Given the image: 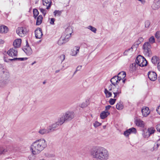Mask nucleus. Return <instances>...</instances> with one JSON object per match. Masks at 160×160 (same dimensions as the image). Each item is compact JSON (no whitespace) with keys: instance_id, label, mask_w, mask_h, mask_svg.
<instances>
[{"instance_id":"5701e85b","label":"nucleus","mask_w":160,"mask_h":160,"mask_svg":"<svg viewBox=\"0 0 160 160\" xmlns=\"http://www.w3.org/2000/svg\"><path fill=\"white\" fill-rule=\"evenodd\" d=\"M126 76V72H121L118 74V76H117L118 77L119 79L121 80V79H124Z\"/></svg>"},{"instance_id":"c03bdc74","label":"nucleus","mask_w":160,"mask_h":160,"mask_svg":"<svg viewBox=\"0 0 160 160\" xmlns=\"http://www.w3.org/2000/svg\"><path fill=\"white\" fill-rule=\"evenodd\" d=\"M101 124V123H99L98 121H95V122L93 124V125L94 127L95 128H96L100 126Z\"/></svg>"},{"instance_id":"6e6d98bb","label":"nucleus","mask_w":160,"mask_h":160,"mask_svg":"<svg viewBox=\"0 0 160 160\" xmlns=\"http://www.w3.org/2000/svg\"><path fill=\"white\" fill-rule=\"evenodd\" d=\"M156 111L160 115V105L157 108Z\"/></svg>"},{"instance_id":"0e129e2a","label":"nucleus","mask_w":160,"mask_h":160,"mask_svg":"<svg viewBox=\"0 0 160 160\" xmlns=\"http://www.w3.org/2000/svg\"><path fill=\"white\" fill-rule=\"evenodd\" d=\"M59 71H60V70H56V71H55V72H56V73H58V72Z\"/></svg>"},{"instance_id":"2f4dec72","label":"nucleus","mask_w":160,"mask_h":160,"mask_svg":"<svg viewBox=\"0 0 160 160\" xmlns=\"http://www.w3.org/2000/svg\"><path fill=\"white\" fill-rule=\"evenodd\" d=\"M148 132L147 130H145L144 131V132L143 134V137L144 138H147L148 137L150 136V133Z\"/></svg>"},{"instance_id":"4c0bfd02","label":"nucleus","mask_w":160,"mask_h":160,"mask_svg":"<svg viewBox=\"0 0 160 160\" xmlns=\"http://www.w3.org/2000/svg\"><path fill=\"white\" fill-rule=\"evenodd\" d=\"M147 130L148 131V132H149V133H150V135L153 134L155 131L154 128L152 127L149 128Z\"/></svg>"},{"instance_id":"49530a36","label":"nucleus","mask_w":160,"mask_h":160,"mask_svg":"<svg viewBox=\"0 0 160 160\" xmlns=\"http://www.w3.org/2000/svg\"><path fill=\"white\" fill-rule=\"evenodd\" d=\"M160 145L158 144L157 142L155 143V144L154 145L153 148V150H153H156L158 149V147Z\"/></svg>"},{"instance_id":"bf43d9fd","label":"nucleus","mask_w":160,"mask_h":160,"mask_svg":"<svg viewBox=\"0 0 160 160\" xmlns=\"http://www.w3.org/2000/svg\"><path fill=\"white\" fill-rule=\"evenodd\" d=\"M157 68L160 71V62H158V64Z\"/></svg>"},{"instance_id":"f3484780","label":"nucleus","mask_w":160,"mask_h":160,"mask_svg":"<svg viewBox=\"0 0 160 160\" xmlns=\"http://www.w3.org/2000/svg\"><path fill=\"white\" fill-rule=\"evenodd\" d=\"M135 123L137 126L141 127H143L144 126L145 123L144 122L140 119H136Z\"/></svg>"},{"instance_id":"f8f14e48","label":"nucleus","mask_w":160,"mask_h":160,"mask_svg":"<svg viewBox=\"0 0 160 160\" xmlns=\"http://www.w3.org/2000/svg\"><path fill=\"white\" fill-rule=\"evenodd\" d=\"M23 50L24 52L28 55H30L32 53V51L31 48L28 46L26 45Z\"/></svg>"},{"instance_id":"338daca9","label":"nucleus","mask_w":160,"mask_h":160,"mask_svg":"<svg viewBox=\"0 0 160 160\" xmlns=\"http://www.w3.org/2000/svg\"><path fill=\"white\" fill-rule=\"evenodd\" d=\"M36 63V62L35 61H34V62H33L32 64V65H33L35 63Z\"/></svg>"},{"instance_id":"603ef678","label":"nucleus","mask_w":160,"mask_h":160,"mask_svg":"<svg viewBox=\"0 0 160 160\" xmlns=\"http://www.w3.org/2000/svg\"><path fill=\"white\" fill-rule=\"evenodd\" d=\"M116 100L115 99L111 98V105H113L115 102Z\"/></svg>"},{"instance_id":"774afa93","label":"nucleus","mask_w":160,"mask_h":160,"mask_svg":"<svg viewBox=\"0 0 160 160\" xmlns=\"http://www.w3.org/2000/svg\"><path fill=\"white\" fill-rule=\"evenodd\" d=\"M157 160H160V157L158 158Z\"/></svg>"},{"instance_id":"0eeeda50","label":"nucleus","mask_w":160,"mask_h":160,"mask_svg":"<svg viewBox=\"0 0 160 160\" xmlns=\"http://www.w3.org/2000/svg\"><path fill=\"white\" fill-rule=\"evenodd\" d=\"M63 115L66 120H71L74 117V112L71 111H68Z\"/></svg>"},{"instance_id":"9d476101","label":"nucleus","mask_w":160,"mask_h":160,"mask_svg":"<svg viewBox=\"0 0 160 160\" xmlns=\"http://www.w3.org/2000/svg\"><path fill=\"white\" fill-rule=\"evenodd\" d=\"M136 132L137 131L136 128H132L125 131L124 132V135L126 137H128L131 133H136Z\"/></svg>"},{"instance_id":"72a5a7b5","label":"nucleus","mask_w":160,"mask_h":160,"mask_svg":"<svg viewBox=\"0 0 160 160\" xmlns=\"http://www.w3.org/2000/svg\"><path fill=\"white\" fill-rule=\"evenodd\" d=\"M62 36H64V39L67 42L68 41L69 39L71 37V35L67 34L64 33L62 35Z\"/></svg>"},{"instance_id":"a211bd4d","label":"nucleus","mask_w":160,"mask_h":160,"mask_svg":"<svg viewBox=\"0 0 160 160\" xmlns=\"http://www.w3.org/2000/svg\"><path fill=\"white\" fill-rule=\"evenodd\" d=\"M160 7V2L159 0H155L152 6V8L153 9H158Z\"/></svg>"},{"instance_id":"f257e3e1","label":"nucleus","mask_w":160,"mask_h":160,"mask_svg":"<svg viewBox=\"0 0 160 160\" xmlns=\"http://www.w3.org/2000/svg\"><path fill=\"white\" fill-rule=\"evenodd\" d=\"M90 153L93 158L97 160H107L109 157L108 151L102 147L92 148Z\"/></svg>"},{"instance_id":"b1692460","label":"nucleus","mask_w":160,"mask_h":160,"mask_svg":"<svg viewBox=\"0 0 160 160\" xmlns=\"http://www.w3.org/2000/svg\"><path fill=\"white\" fill-rule=\"evenodd\" d=\"M109 114L108 111H103L100 114V117L101 119L105 118Z\"/></svg>"},{"instance_id":"9b49d317","label":"nucleus","mask_w":160,"mask_h":160,"mask_svg":"<svg viewBox=\"0 0 160 160\" xmlns=\"http://www.w3.org/2000/svg\"><path fill=\"white\" fill-rule=\"evenodd\" d=\"M142 112L143 116L146 117L150 113V111L148 108L144 107L142 109Z\"/></svg>"},{"instance_id":"7c9ffc66","label":"nucleus","mask_w":160,"mask_h":160,"mask_svg":"<svg viewBox=\"0 0 160 160\" xmlns=\"http://www.w3.org/2000/svg\"><path fill=\"white\" fill-rule=\"evenodd\" d=\"M159 61V58L157 56H154L152 58L151 61L153 63L156 64Z\"/></svg>"},{"instance_id":"4468645a","label":"nucleus","mask_w":160,"mask_h":160,"mask_svg":"<svg viewBox=\"0 0 160 160\" xmlns=\"http://www.w3.org/2000/svg\"><path fill=\"white\" fill-rule=\"evenodd\" d=\"M50 130H51V128H48V127L47 129L41 128L38 131V133L42 135L50 132Z\"/></svg>"},{"instance_id":"a19ab883","label":"nucleus","mask_w":160,"mask_h":160,"mask_svg":"<svg viewBox=\"0 0 160 160\" xmlns=\"http://www.w3.org/2000/svg\"><path fill=\"white\" fill-rule=\"evenodd\" d=\"M27 59V58H15L13 59H9L11 61L14 60H18L20 61H23L26 60Z\"/></svg>"},{"instance_id":"cd10ccee","label":"nucleus","mask_w":160,"mask_h":160,"mask_svg":"<svg viewBox=\"0 0 160 160\" xmlns=\"http://www.w3.org/2000/svg\"><path fill=\"white\" fill-rule=\"evenodd\" d=\"M121 93V89L120 88H117V90L116 91H114L113 92V94H114V98H116L117 97H118L119 96V95Z\"/></svg>"},{"instance_id":"412c9836","label":"nucleus","mask_w":160,"mask_h":160,"mask_svg":"<svg viewBox=\"0 0 160 160\" xmlns=\"http://www.w3.org/2000/svg\"><path fill=\"white\" fill-rule=\"evenodd\" d=\"M21 43V40L20 39H18L15 40L13 43V45L14 48H16L19 47Z\"/></svg>"},{"instance_id":"20e7f679","label":"nucleus","mask_w":160,"mask_h":160,"mask_svg":"<svg viewBox=\"0 0 160 160\" xmlns=\"http://www.w3.org/2000/svg\"><path fill=\"white\" fill-rule=\"evenodd\" d=\"M144 52L145 55L148 56L151 55L152 53L151 51V44L148 42H145L143 46Z\"/></svg>"},{"instance_id":"37998d69","label":"nucleus","mask_w":160,"mask_h":160,"mask_svg":"<svg viewBox=\"0 0 160 160\" xmlns=\"http://www.w3.org/2000/svg\"><path fill=\"white\" fill-rule=\"evenodd\" d=\"M116 108L118 110H121L123 108V106L121 104L118 103L116 105Z\"/></svg>"},{"instance_id":"f704fd0d","label":"nucleus","mask_w":160,"mask_h":160,"mask_svg":"<svg viewBox=\"0 0 160 160\" xmlns=\"http://www.w3.org/2000/svg\"><path fill=\"white\" fill-rule=\"evenodd\" d=\"M87 28L90 29V30H91L92 32H93L94 33H96V32L97 29H96L91 26H89Z\"/></svg>"},{"instance_id":"5fc2aeb1","label":"nucleus","mask_w":160,"mask_h":160,"mask_svg":"<svg viewBox=\"0 0 160 160\" xmlns=\"http://www.w3.org/2000/svg\"><path fill=\"white\" fill-rule=\"evenodd\" d=\"M156 128L157 131L160 132V123L157 125Z\"/></svg>"},{"instance_id":"bb28decb","label":"nucleus","mask_w":160,"mask_h":160,"mask_svg":"<svg viewBox=\"0 0 160 160\" xmlns=\"http://www.w3.org/2000/svg\"><path fill=\"white\" fill-rule=\"evenodd\" d=\"M72 32V28L71 27H68L66 29L64 33L71 36Z\"/></svg>"},{"instance_id":"1a4fd4ad","label":"nucleus","mask_w":160,"mask_h":160,"mask_svg":"<svg viewBox=\"0 0 160 160\" xmlns=\"http://www.w3.org/2000/svg\"><path fill=\"white\" fill-rule=\"evenodd\" d=\"M148 76L150 80L152 81H155L157 78L156 73L153 71H150L148 72Z\"/></svg>"},{"instance_id":"864d4df0","label":"nucleus","mask_w":160,"mask_h":160,"mask_svg":"<svg viewBox=\"0 0 160 160\" xmlns=\"http://www.w3.org/2000/svg\"><path fill=\"white\" fill-rule=\"evenodd\" d=\"M82 67V66H79L78 67H77L76 68V71L75 72V73L76 72L78 71H80Z\"/></svg>"},{"instance_id":"423d86ee","label":"nucleus","mask_w":160,"mask_h":160,"mask_svg":"<svg viewBox=\"0 0 160 160\" xmlns=\"http://www.w3.org/2000/svg\"><path fill=\"white\" fill-rule=\"evenodd\" d=\"M16 32L20 36L24 37L27 32V30L24 27H20L17 28Z\"/></svg>"},{"instance_id":"7ed1b4c3","label":"nucleus","mask_w":160,"mask_h":160,"mask_svg":"<svg viewBox=\"0 0 160 160\" xmlns=\"http://www.w3.org/2000/svg\"><path fill=\"white\" fill-rule=\"evenodd\" d=\"M9 73L1 71L0 72V87H2L8 83L9 81Z\"/></svg>"},{"instance_id":"c756f323","label":"nucleus","mask_w":160,"mask_h":160,"mask_svg":"<svg viewBox=\"0 0 160 160\" xmlns=\"http://www.w3.org/2000/svg\"><path fill=\"white\" fill-rule=\"evenodd\" d=\"M132 48H128L125 50L123 53L124 55H128L132 52Z\"/></svg>"},{"instance_id":"2eb2a0df","label":"nucleus","mask_w":160,"mask_h":160,"mask_svg":"<svg viewBox=\"0 0 160 160\" xmlns=\"http://www.w3.org/2000/svg\"><path fill=\"white\" fill-rule=\"evenodd\" d=\"M79 49L80 47L79 46H75L74 47L72 50L71 54L72 56H76L77 53H79Z\"/></svg>"},{"instance_id":"c9c22d12","label":"nucleus","mask_w":160,"mask_h":160,"mask_svg":"<svg viewBox=\"0 0 160 160\" xmlns=\"http://www.w3.org/2000/svg\"><path fill=\"white\" fill-rule=\"evenodd\" d=\"M89 104V102L87 101H86L85 102H83L80 106L82 108H84L87 107Z\"/></svg>"},{"instance_id":"c85d7f7f","label":"nucleus","mask_w":160,"mask_h":160,"mask_svg":"<svg viewBox=\"0 0 160 160\" xmlns=\"http://www.w3.org/2000/svg\"><path fill=\"white\" fill-rule=\"evenodd\" d=\"M42 15L39 16L37 18L36 23V25H40L42 22Z\"/></svg>"},{"instance_id":"e433bc0d","label":"nucleus","mask_w":160,"mask_h":160,"mask_svg":"<svg viewBox=\"0 0 160 160\" xmlns=\"http://www.w3.org/2000/svg\"><path fill=\"white\" fill-rule=\"evenodd\" d=\"M33 17L34 18H36L39 14V12L37 9H34L33 10Z\"/></svg>"},{"instance_id":"680f3d73","label":"nucleus","mask_w":160,"mask_h":160,"mask_svg":"<svg viewBox=\"0 0 160 160\" xmlns=\"http://www.w3.org/2000/svg\"><path fill=\"white\" fill-rule=\"evenodd\" d=\"M157 143L160 145V139H159L157 141Z\"/></svg>"},{"instance_id":"4d7b16f0","label":"nucleus","mask_w":160,"mask_h":160,"mask_svg":"<svg viewBox=\"0 0 160 160\" xmlns=\"http://www.w3.org/2000/svg\"><path fill=\"white\" fill-rule=\"evenodd\" d=\"M110 109V105H108L106 107V110L105 111H108V110Z\"/></svg>"},{"instance_id":"e2e57ef3","label":"nucleus","mask_w":160,"mask_h":160,"mask_svg":"<svg viewBox=\"0 0 160 160\" xmlns=\"http://www.w3.org/2000/svg\"><path fill=\"white\" fill-rule=\"evenodd\" d=\"M122 82L123 83H124L126 80L125 79H124V78L123 79H122Z\"/></svg>"},{"instance_id":"393cba45","label":"nucleus","mask_w":160,"mask_h":160,"mask_svg":"<svg viewBox=\"0 0 160 160\" xmlns=\"http://www.w3.org/2000/svg\"><path fill=\"white\" fill-rule=\"evenodd\" d=\"M66 121L67 120L63 115V116L58 120V121L57 122L59 124V125H60Z\"/></svg>"},{"instance_id":"79ce46f5","label":"nucleus","mask_w":160,"mask_h":160,"mask_svg":"<svg viewBox=\"0 0 160 160\" xmlns=\"http://www.w3.org/2000/svg\"><path fill=\"white\" fill-rule=\"evenodd\" d=\"M104 93L106 98H109L110 97V92L106 88L105 89Z\"/></svg>"},{"instance_id":"a18cd8bd","label":"nucleus","mask_w":160,"mask_h":160,"mask_svg":"<svg viewBox=\"0 0 160 160\" xmlns=\"http://www.w3.org/2000/svg\"><path fill=\"white\" fill-rule=\"evenodd\" d=\"M150 24V22L149 21H147L145 22V26L146 28H148Z\"/></svg>"},{"instance_id":"a878e982","label":"nucleus","mask_w":160,"mask_h":160,"mask_svg":"<svg viewBox=\"0 0 160 160\" xmlns=\"http://www.w3.org/2000/svg\"><path fill=\"white\" fill-rule=\"evenodd\" d=\"M64 36H61L58 41V43L59 45H62V44L67 42L65 39Z\"/></svg>"},{"instance_id":"de8ad7c7","label":"nucleus","mask_w":160,"mask_h":160,"mask_svg":"<svg viewBox=\"0 0 160 160\" xmlns=\"http://www.w3.org/2000/svg\"><path fill=\"white\" fill-rule=\"evenodd\" d=\"M39 10L40 12L44 15H45L46 12V10L45 9H43L42 8H40Z\"/></svg>"},{"instance_id":"58836bf2","label":"nucleus","mask_w":160,"mask_h":160,"mask_svg":"<svg viewBox=\"0 0 160 160\" xmlns=\"http://www.w3.org/2000/svg\"><path fill=\"white\" fill-rule=\"evenodd\" d=\"M7 151V150L3 147L0 148V156L2 154H4V153Z\"/></svg>"},{"instance_id":"69168bd1","label":"nucleus","mask_w":160,"mask_h":160,"mask_svg":"<svg viewBox=\"0 0 160 160\" xmlns=\"http://www.w3.org/2000/svg\"><path fill=\"white\" fill-rule=\"evenodd\" d=\"M158 80L159 81V82L160 83V76H159L158 78Z\"/></svg>"},{"instance_id":"8fccbe9b","label":"nucleus","mask_w":160,"mask_h":160,"mask_svg":"<svg viewBox=\"0 0 160 160\" xmlns=\"http://www.w3.org/2000/svg\"><path fill=\"white\" fill-rule=\"evenodd\" d=\"M65 56L64 55L62 54L60 56V58L62 62L65 59Z\"/></svg>"},{"instance_id":"3c124183","label":"nucleus","mask_w":160,"mask_h":160,"mask_svg":"<svg viewBox=\"0 0 160 160\" xmlns=\"http://www.w3.org/2000/svg\"><path fill=\"white\" fill-rule=\"evenodd\" d=\"M55 21V18H52L51 19L50 21V23L51 24L54 25Z\"/></svg>"},{"instance_id":"4be33fe9","label":"nucleus","mask_w":160,"mask_h":160,"mask_svg":"<svg viewBox=\"0 0 160 160\" xmlns=\"http://www.w3.org/2000/svg\"><path fill=\"white\" fill-rule=\"evenodd\" d=\"M59 125H60L59 124H58L57 122H56V123L53 124L52 125L49 126L48 127V128H51V130H50V132H51L54 131Z\"/></svg>"},{"instance_id":"473e14b6","label":"nucleus","mask_w":160,"mask_h":160,"mask_svg":"<svg viewBox=\"0 0 160 160\" xmlns=\"http://www.w3.org/2000/svg\"><path fill=\"white\" fill-rule=\"evenodd\" d=\"M62 13V11L59 10H55L54 12V14L55 17L59 16Z\"/></svg>"},{"instance_id":"6e6552de","label":"nucleus","mask_w":160,"mask_h":160,"mask_svg":"<svg viewBox=\"0 0 160 160\" xmlns=\"http://www.w3.org/2000/svg\"><path fill=\"white\" fill-rule=\"evenodd\" d=\"M7 53L10 56L12 57H16L18 55V50L15 48L10 49L7 52Z\"/></svg>"},{"instance_id":"052dcab7","label":"nucleus","mask_w":160,"mask_h":160,"mask_svg":"<svg viewBox=\"0 0 160 160\" xmlns=\"http://www.w3.org/2000/svg\"><path fill=\"white\" fill-rule=\"evenodd\" d=\"M4 42V41L2 39H0V44H3Z\"/></svg>"},{"instance_id":"ea45409f","label":"nucleus","mask_w":160,"mask_h":160,"mask_svg":"<svg viewBox=\"0 0 160 160\" xmlns=\"http://www.w3.org/2000/svg\"><path fill=\"white\" fill-rule=\"evenodd\" d=\"M155 42L154 38L153 36H152L149 39V42L151 44H153Z\"/></svg>"},{"instance_id":"f03ea898","label":"nucleus","mask_w":160,"mask_h":160,"mask_svg":"<svg viewBox=\"0 0 160 160\" xmlns=\"http://www.w3.org/2000/svg\"><path fill=\"white\" fill-rule=\"evenodd\" d=\"M47 146V142L44 138H40L33 142L30 147V150L34 155L40 153Z\"/></svg>"},{"instance_id":"ddd939ff","label":"nucleus","mask_w":160,"mask_h":160,"mask_svg":"<svg viewBox=\"0 0 160 160\" xmlns=\"http://www.w3.org/2000/svg\"><path fill=\"white\" fill-rule=\"evenodd\" d=\"M35 37L37 38H40L42 35L41 29L40 28H38L35 31Z\"/></svg>"},{"instance_id":"dca6fc26","label":"nucleus","mask_w":160,"mask_h":160,"mask_svg":"<svg viewBox=\"0 0 160 160\" xmlns=\"http://www.w3.org/2000/svg\"><path fill=\"white\" fill-rule=\"evenodd\" d=\"M121 80L119 79L118 77L116 76L113 77L111 79V82L114 85L117 84Z\"/></svg>"},{"instance_id":"6ab92c4d","label":"nucleus","mask_w":160,"mask_h":160,"mask_svg":"<svg viewBox=\"0 0 160 160\" xmlns=\"http://www.w3.org/2000/svg\"><path fill=\"white\" fill-rule=\"evenodd\" d=\"M8 31V28L7 27L3 25H0V32L1 33H6Z\"/></svg>"},{"instance_id":"39448f33","label":"nucleus","mask_w":160,"mask_h":160,"mask_svg":"<svg viewBox=\"0 0 160 160\" xmlns=\"http://www.w3.org/2000/svg\"><path fill=\"white\" fill-rule=\"evenodd\" d=\"M136 63L141 67L146 66L147 62L145 58L141 55H138L136 60Z\"/></svg>"},{"instance_id":"13d9d810","label":"nucleus","mask_w":160,"mask_h":160,"mask_svg":"<svg viewBox=\"0 0 160 160\" xmlns=\"http://www.w3.org/2000/svg\"><path fill=\"white\" fill-rule=\"evenodd\" d=\"M144 39L142 37H140L139 38L138 41L139 42H141L143 41Z\"/></svg>"},{"instance_id":"09e8293b","label":"nucleus","mask_w":160,"mask_h":160,"mask_svg":"<svg viewBox=\"0 0 160 160\" xmlns=\"http://www.w3.org/2000/svg\"><path fill=\"white\" fill-rule=\"evenodd\" d=\"M156 38H159L160 37V32L159 31H157L155 34Z\"/></svg>"},{"instance_id":"aec40b11","label":"nucleus","mask_w":160,"mask_h":160,"mask_svg":"<svg viewBox=\"0 0 160 160\" xmlns=\"http://www.w3.org/2000/svg\"><path fill=\"white\" fill-rule=\"evenodd\" d=\"M52 0H43V5L47 7L46 8L48 9L51 6Z\"/></svg>"}]
</instances>
